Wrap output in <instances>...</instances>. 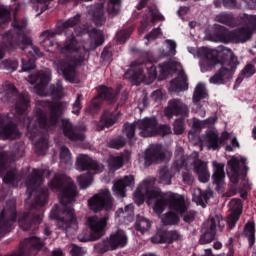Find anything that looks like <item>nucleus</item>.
I'll use <instances>...</instances> for the list:
<instances>
[{"instance_id": "nucleus-1", "label": "nucleus", "mask_w": 256, "mask_h": 256, "mask_svg": "<svg viewBox=\"0 0 256 256\" xmlns=\"http://www.w3.org/2000/svg\"><path fill=\"white\" fill-rule=\"evenodd\" d=\"M29 107V96L20 95L18 101L15 105V113L20 117V121H24L26 125L27 133L30 139H32L36 148L40 151H45L47 149V145L49 142L47 138H41L37 141V133H39V127H43L47 129V127L51 125H56L59 121V117L65 109H67V104L63 102H38V106L36 109L35 119L26 118L27 117V109Z\"/></svg>"}, {"instance_id": "nucleus-2", "label": "nucleus", "mask_w": 256, "mask_h": 256, "mask_svg": "<svg viewBox=\"0 0 256 256\" xmlns=\"http://www.w3.org/2000/svg\"><path fill=\"white\" fill-rule=\"evenodd\" d=\"M145 197L148 199V205H153V210L157 215H161L167 207H170L172 211H177L179 215H182L185 223H191L195 219V211L187 210L183 196L171 192L163 194L153 185V181L145 180L134 193V201L138 205H142Z\"/></svg>"}, {"instance_id": "nucleus-3", "label": "nucleus", "mask_w": 256, "mask_h": 256, "mask_svg": "<svg viewBox=\"0 0 256 256\" xmlns=\"http://www.w3.org/2000/svg\"><path fill=\"white\" fill-rule=\"evenodd\" d=\"M81 21L79 15L70 18L65 22H60L58 27L60 29H66V41L63 47H60V53L62 55H66L70 62H65L63 60H58L56 62V67L58 69V73H62L66 79L70 83H77V74L75 73V65H79V63H83L85 58L87 57V49L81 48V44L73 35V30L71 27H75Z\"/></svg>"}, {"instance_id": "nucleus-4", "label": "nucleus", "mask_w": 256, "mask_h": 256, "mask_svg": "<svg viewBox=\"0 0 256 256\" xmlns=\"http://www.w3.org/2000/svg\"><path fill=\"white\" fill-rule=\"evenodd\" d=\"M48 185L60 191V207L51 211L50 219H58L59 225L67 233L77 231V219L73 214V208L69 205L77 197V187L73 180L65 175H55Z\"/></svg>"}, {"instance_id": "nucleus-5", "label": "nucleus", "mask_w": 256, "mask_h": 256, "mask_svg": "<svg viewBox=\"0 0 256 256\" xmlns=\"http://www.w3.org/2000/svg\"><path fill=\"white\" fill-rule=\"evenodd\" d=\"M125 77L126 79L131 77L135 85H139L143 81L145 83H153V80L157 79V69L151 61L139 59L132 63L131 69L125 74Z\"/></svg>"}, {"instance_id": "nucleus-6", "label": "nucleus", "mask_w": 256, "mask_h": 256, "mask_svg": "<svg viewBox=\"0 0 256 256\" xmlns=\"http://www.w3.org/2000/svg\"><path fill=\"white\" fill-rule=\"evenodd\" d=\"M253 35V30L249 27H242L238 30L232 32H227L225 27L219 28L217 34L211 35L207 34V41H213L214 43H247Z\"/></svg>"}, {"instance_id": "nucleus-7", "label": "nucleus", "mask_w": 256, "mask_h": 256, "mask_svg": "<svg viewBox=\"0 0 256 256\" xmlns=\"http://www.w3.org/2000/svg\"><path fill=\"white\" fill-rule=\"evenodd\" d=\"M51 81V70L44 69L38 72L36 75H30L28 77V83L31 85H35L34 91L41 97H45L47 95H56V97H61L63 93V86L61 81L57 82V86H51L52 91L47 92V84Z\"/></svg>"}, {"instance_id": "nucleus-8", "label": "nucleus", "mask_w": 256, "mask_h": 256, "mask_svg": "<svg viewBox=\"0 0 256 256\" xmlns=\"http://www.w3.org/2000/svg\"><path fill=\"white\" fill-rule=\"evenodd\" d=\"M222 54L227 57L229 60L225 63L218 72L210 77L209 83L211 85H225L227 81L233 79V73H235V69L239 65V61L237 57L233 55V52L229 48H222Z\"/></svg>"}, {"instance_id": "nucleus-9", "label": "nucleus", "mask_w": 256, "mask_h": 256, "mask_svg": "<svg viewBox=\"0 0 256 256\" xmlns=\"http://www.w3.org/2000/svg\"><path fill=\"white\" fill-rule=\"evenodd\" d=\"M189 165H194V171L198 175L199 181L201 183H207L209 181L211 174L207 169V163L201 161L197 158V153L192 154L191 156L177 158L175 169H172V173L180 171L181 167H189Z\"/></svg>"}, {"instance_id": "nucleus-10", "label": "nucleus", "mask_w": 256, "mask_h": 256, "mask_svg": "<svg viewBox=\"0 0 256 256\" xmlns=\"http://www.w3.org/2000/svg\"><path fill=\"white\" fill-rule=\"evenodd\" d=\"M43 173L39 170L33 169L32 174L28 177L26 181L27 192L29 195L36 191V203L38 205H45L47 201V189L43 188Z\"/></svg>"}, {"instance_id": "nucleus-11", "label": "nucleus", "mask_w": 256, "mask_h": 256, "mask_svg": "<svg viewBox=\"0 0 256 256\" xmlns=\"http://www.w3.org/2000/svg\"><path fill=\"white\" fill-rule=\"evenodd\" d=\"M108 219L109 218L107 217L99 218L97 216L88 218L87 223L92 231V234L91 236L87 234H80L78 236L79 241H82V243H87V241H97V239H101V237H103L105 227H107Z\"/></svg>"}, {"instance_id": "nucleus-12", "label": "nucleus", "mask_w": 256, "mask_h": 256, "mask_svg": "<svg viewBox=\"0 0 256 256\" xmlns=\"http://www.w3.org/2000/svg\"><path fill=\"white\" fill-rule=\"evenodd\" d=\"M245 163H247V158L243 156H230L227 160V175L234 185L239 183V179L243 175L242 169H244V173H247Z\"/></svg>"}, {"instance_id": "nucleus-13", "label": "nucleus", "mask_w": 256, "mask_h": 256, "mask_svg": "<svg viewBox=\"0 0 256 256\" xmlns=\"http://www.w3.org/2000/svg\"><path fill=\"white\" fill-rule=\"evenodd\" d=\"M189 53L200 57V70L202 73L213 71L217 65V60L213 57V52L208 48L202 47L195 50V48H188Z\"/></svg>"}, {"instance_id": "nucleus-14", "label": "nucleus", "mask_w": 256, "mask_h": 256, "mask_svg": "<svg viewBox=\"0 0 256 256\" xmlns=\"http://www.w3.org/2000/svg\"><path fill=\"white\" fill-rule=\"evenodd\" d=\"M89 208L97 213V211H101L103 207L107 211L113 208V201L111 200V194L109 190H103L102 192L95 194L92 198L88 200Z\"/></svg>"}, {"instance_id": "nucleus-15", "label": "nucleus", "mask_w": 256, "mask_h": 256, "mask_svg": "<svg viewBox=\"0 0 256 256\" xmlns=\"http://www.w3.org/2000/svg\"><path fill=\"white\" fill-rule=\"evenodd\" d=\"M146 165L151 163H161V161H169L171 159V153L169 151L161 150L159 145H151L144 155Z\"/></svg>"}, {"instance_id": "nucleus-16", "label": "nucleus", "mask_w": 256, "mask_h": 256, "mask_svg": "<svg viewBox=\"0 0 256 256\" xmlns=\"http://www.w3.org/2000/svg\"><path fill=\"white\" fill-rule=\"evenodd\" d=\"M76 169L77 171H93L94 173H101L105 169V166L93 161V159L87 155L80 154L76 160Z\"/></svg>"}, {"instance_id": "nucleus-17", "label": "nucleus", "mask_w": 256, "mask_h": 256, "mask_svg": "<svg viewBox=\"0 0 256 256\" xmlns=\"http://www.w3.org/2000/svg\"><path fill=\"white\" fill-rule=\"evenodd\" d=\"M164 113L166 117H168V119H171L173 115L187 116L189 115V107L187 106V104L183 103L181 99L175 98V99L169 100L168 106L165 108Z\"/></svg>"}, {"instance_id": "nucleus-18", "label": "nucleus", "mask_w": 256, "mask_h": 256, "mask_svg": "<svg viewBox=\"0 0 256 256\" xmlns=\"http://www.w3.org/2000/svg\"><path fill=\"white\" fill-rule=\"evenodd\" d=\"M136 126L140 130L141 137H153V135H157V119L155 118L138 120Z\"/></svg>"}, {"instance_id": "nucleus-19", "label": "nucleus", "mask_w": 256, "mask_h": 256, "mask_svg": "<svg viewBox=\"0 0 256 256\" xmlns=\"http://www.w3.org/2000/svg\"><path fill=\"white\" fill-rule=\"evenodd\" d=\"M207 226L209 227L208 231L200 237V243L202 245H207V243H211V241L215 239V231H217V229L221 230L223 228V223L219 216H215L207 222Z\"/></svg>"}, {"instance_id": "nucleus-20", "label": "nucleus", "mask_w": 256, "mask_h": 256, "mask_svg": "<svg viewBox=\"0 0 256 256\" xmlns=\"http://www.w3.org/2000/svg\"><path fill=\"white\" fill-rule=\"evenodd\" d=\"M19 130L11 122L9 118L0 116V139H17Z\"/></svg>"}, {"instance_id": "nucleus-21", "label": "nucleus", "mask_w": 256, "mask_h": 256, "mask_svg": "<svg viewBox=\"0 0 256 256\" xmlns=\"http://www.w3.org/2000/svg\"><path fill=\"white\" fill-rule=\"evenodd\" d=\"M135 185V178L132 175L125 176L114 181L112 191L116 197L123 199L125 197V191L127 187H133Z\"/></svg>"}, {"instance_id": "nucleus-22", "label": "nucleus", "mask_w": 256, "mask_h": 256, "mask_svg": "<svg viewBox=\"0 0 256 256\" xmlns=\"http://www.w3.org/2000/svg\"><path fill=\"white\" fill-rule=\"evenodd\" d=\"M228 207L232 212L227 221L230 229H233L235 227V223L239 221V217L241 216V212L243 210V204H241V200L239 199H232Z\"/></svg>"}, {"instance_id": "nucleus-23", "label": "nucleus", "mask_w": 256, "mask_h": 256, "mask_svg": "<svg viewBox=\"0 0 256 256\" xmlns=\"http://www.w3.org/2000/svg\"><path fill=\"white\" fill-rule=\"evenodd\" d=\"M203 147H207V149L215 151L221 148L223 145V139L219 138V134L217 131L212 130L207 132L206 136L202 140Z\"/></svg>"}, {"instance_id": "nucleus-24", "label": "nucleus", "mask_w": 256, "mask_h": 256, "mask_svg": "<svg viewBox=\"0 0 256 256\" xmlns=\"http://www.w3.org/2000/svg\"><path fill=\"white\" fill-rule=\"evenodd\" d=\"M213 176L212 179L214 184L221 189V187L225 186V164L218 163L217 161L213 162Z\"/></svg>"}, {"instance_id": "nucleus-25", "label": "nucleus", "mask_w": 256, "mask_h": 256, "mask_svg": "<svg viewBox=\"0 0 256 256\" xmlns=\"http://www.w3.org/2000/svg\"><path fill=\"white\" fill-rule=\"evenodd\" d=\"M108 241L110 242L112 250H115L118 249V247H125L129 238L123 230H118L108 238Z\"/></svg>"}, {"instance_id": "nucleus-26", "label": "nucleus", "mask_w": 256, "mask_h": 256, "mask_svg": "<svg viewBox=\"0 0 256 256\" xmlns=\"http://www.w3.org/2000/svg\"><path fill=\"white\" fill-rule=\"evenodd\" d=\"M62 129L63 133L66 137L71 139L72 141H83L85 139V135L82 133H77V129H73V126L71 125V122L69 120H62Z\"/></svg>"}, {"instance_id": "nucleus-27", "label": "nucleus", "mask_w": 256, "mask_h": 256, "mask_svg": "<svg viewBox=\"0 0 256 256\" xmlns=\"http://www.w3.org/2000/svg\"><path fill=\"white\" fill-rule=\"evenodd\" d=\"M169 91L174 93L187 91V76L184 72H180L179 76L170 82Z\"/></svg>"}, {"instance_id": "nucleus-28", "label": "nucleus", "mask_w": 256, "mask_h": 256, "mask_svg": "<svg viewBox=\"0 0 256 256\" xmlns=\"http://www.w3.org/2000/svg\"><path fill=\"white\" fill-rule=\"evenodd\" d=\"M41 216H38L36 220H33V223H31V218H29L28 213H24L18 220L19 226L23 231H30V229H35V226L37 223H41Z\"/></svg>"}, {"instance_id": "nucleus-29", "label": "nucleus", "mask_w": 256, "mask_h": 256, "mask_svg": "<svg viewBox=\"0 0 256 256\" xmlns=\"http://www.w3.org/2000/svg\"><path fill=\"white\" fill-rule=\"evenodd\" d=\"M0 175L4 183H12L15 179V172L7 170V164H5L3 154H0Z\"/></svg>"}, {"instance_id": "nucleus-30", "label": "nucleus", "mask_w": 256, "mask_h": 256, "mask_svg": "<svg viewBox=\"0 0 256 256\" xmlns=\"http://www.w3.org/2000/svg\"><path fill=\"white\" fill-rule=\"evenodd\" d=\"M115 123H117V117L110 112H106L100 119L96 129L97 131H103L105 127H112Z\"/></svg>"}, {"instance_id": "nucleus-31", "label": "nucleus", "mask_w": 256, "mask_h": 256, "mask_svg": "<svg viewBox=\"0 0 256 256\" xmlns=\"http://www.w3.org/2000/svg\"><path fill=\"white\" fill-rule=\"evenodd\" d=\"M90 15L94 17L96 25H103L105 23V17L103 16V5L98 4L94 6L90 11Z\"/></svg>"}, {"instance_id": "nucleus-32", "label": "nucleus", "mask_w": 256, "mask_h": 256, "mask_svg": "<svg viewBox=\"0 0 256 256\" xmlns=\"http://www.w3.org/2000/svg\"><path fill=\"white\" fill-rule=\"evenodd\" d=\"M53 37H55V34L52 31L47 30L42 32L40 35V45H43V47H45L46 49H48L49 47H53V45L59 47V44L51 41Z\"/></svg>"}, {"instance_id": "nucleus-33", "label": "nucleus", "mask_w": 256, "mask_h": 256, "mask_svg": "<svg viewBox=\"0 0 256 256\" xmlns=\"http://www.w3.org/2000/svg\"><path fill=\"white\" fill-rule=\"evenodd\" d=\"M169 209L170 211L162 217V222L164 225H177L179 223V213L170 207Z\"/></svg>"}, {"instance_id": "nucleus-34", "label": "nucleus", "mask_w": 256, "mask_h": 256, "mask_svg": "<svg viewBox=\"0 0 256 256\" xmlns=\"http://www.w3.org/2000/svg\"><path fill=\"white\" fill-rule=\"evenodd\" d=\"M207 199H209V196L207 193L202 192L201 189L196 188L193 191V201L197 204L200 205L201 207H205L207 203Z\"/></svg>"}, {"instance_id": "nucleus-35", "label": "nucleus", "mask_w": 256, "mask_h": 256, "mask_svg": "<svg viewBox=\"0 0 256 256\" xmlns=\"http://www.w3.org/2000/svg\"><path fill=\"white\" fill-rule=\"evenodd\" d=\"M90 39L92 42L90 49H95L96 47H99V45H103V32L96 29L91 30Z\"/></svg>"}, {"instance_id": "nucleus-36", "label": "nucleus", "mask_w": 256, "mask_h": 256, "mask_svg": "<svg viewBox=\"0 0 256 256\" xmlns=\"http://www.w3.org/2000/svg\"><path fill=\"white\" fill-rule=\"evenodd\" d=\"M5 215H11V221H15V201H12L10 206L5 207L0 213V229L3 227V225H5V222H3V217H5Z\"/></svg>"}, {"instance_id": "nucleus-37", "label": "nucleus", "mask_w": 256, "mask_h": 256, "mask_svg": "<svg viewBox=\"0 0 256 256\" xmlns=\"http://www.w3.org/2000/svg\"><path fill=\"white\" fill-rule=\"evenodd\" d=\"M205 97H207V88L204 84H197L193 94V103L196 105V103H199V101H201V99H205Z\"/></svg>"}, {"instance_id": "nucleus-38", "label": "nucleus", "mask_w": 256, "mask_h": 256, "mask_svg": "<svg viewBox=\"0 0 256 256\" xmlns=\"http://www.w3.org/2000/svg\"><path fill=\"white\" fill-rule=\"evenodd\" d=\"M119 217H124V219H127L128 221H133V205L129 204L123 208H119L116 211V219Z\"/></svg>"}, {"instance_id": "nucleus-39", "label": "nucleus", "mask_w": 256, "mask_h": 256, "mask_svg": "<svg viewBox=\"0 0 256 256\" xmlns=\"http://www.w3.org/2000/svg\"><path fill=\"white\" fill-rule=\"evenodd\" d=\"M160 71L162 75H168V73H171V71H181V64L175 61L165 63L160 66Z\"/></svg>"}, {"instance_id": "nucleus-40", "label": "nucleus", "mask_w": 256, "mask_h": 256, "mask_svg": "<svg viewBox=\"0 0 256 256\" xmlns=\"http://www.w3.org/2000/svg\"><path fill=\"white\" fill-rule=\"evenodd\" d=\"M151 229V222L144 217L139 216L136 221V230L140 233H147Z\"/></svg>"}, {"instance_id": "nucleus-41", "label": "nucleus", "mask_w": 256, "mask_h": 256, "mask_svg": "<svg viewBox=\"0 0 256 256\" xmlns=\"http://www.w3.org/2000/svg\"><path fill=\"white\" fill-rule=\"evenodd\" d=\"M164 47L166 50H163L162 57L175 55V53H177V43H175V41L173 40H166L164 43Z\"/></svg>"}, {"instance_id": "nucleus-42", "label": "nucleus", "mask_w": 256, "mask_h": 256, "mask_svg": "<svg viewBox=\"0 0 256 256\" xmlns=\"http://www.w3.org/2000/svg\"><path fill=\"white\" fill-rule=\"evenodd\" d=\"M108 167L113 171H117V169H121V167H123V157L110 156L108 159Z\"/></svg>"}, {"instance_id": "nucleus-43", "label": "nucleus", "mask_w": 256, "mask_h": 256, "mask_svg": "<svg viewBox=\"0 0 256 256\" xmlns=\"http://www.w3.org/2000/svg\"><path fill=\"white\" fill-rule=\"evenodd\" d=\"M256 69L253 64H247L242 70L241 76L238 78V81L242 82L243 79H249L255 75Z\"/></svg>"}, {"instance_id": "nucleus-44", "label": "nucleus", "mask_w": 256, "mask_h": 256, "mask_svg": "<svg viewBox=\"0 0 256 256\" xmlns=\"http://www.w3.org/2000/svg\"><path fill=\"white\" fill-rule=\"evenodd\" d=\"M244 234L248 237L250 244L253 245L255 243V223L246 224Z\"/></svg>"}, {"instance_id": "nucleus-45", "label": "nucleus", "mask_w": 256, "mask_h": 256, "mask_svg": "<svg viewBox=\"0 0 256 256\" xmlns=\"http://www.w3.org/2000/svg\"><path fill=\"white\" fill-rule=\"evenodd\" d=\"M216 121H217V117L215 116H212L204 121H199L197 119H194L192 126L194 129H201L203 127H207V125H214Z\"/></svg>"}, {"instance_id": "nucleus-46", "label": "nucleus", "mask_w": 256, "mask_h": 256, "mask_svg": "<svg viewBox=\"0 0 256 256\" xmlns=\"http://www.w3.org/2000/svg\"><path fill=\"white\" fill-rule=\"evenodd\" d=\"M171 172L168 168H163L160 170L159 174V183H162V185H171Z\"/></svg>"}, {"instance_id": "nucleus-47", "label": "nucleus", "mask_w": 256, "mask_h": 256, "mask_svg": "<svg viewBox=\"0 0 256 256\" xmlns=\"http://www.w3.org/2000/svg\"><path fill=\"white\" fill-rule=\"evenodd\" d=\"M78 183L81 189H87L93 183V176L90 173H86L78 177Z\"/></svg>"}, {"instance_id": "nucleus-48", "label": "nucleus", "mask_w": 256, "mask_h": 256, "mask_svg": "<svg viewBox=\"0 0 256 256\" xmlns=\"http://www.w3.org/2000/svg\"><path fill=\"white\" fill-rule=\"evenodd\" d=\"M60 162L64 163V165H71V152L65 146L60 149Z\"/></svg>"}, {"instance_id": "nucleus-49", "label": "nucleus", "mask_w": 256, "mask_h": 256, "mask_svg": "<svg viewBox=\"0 0 256 256\" xmlns=\"http://www.w3.org/2000/svg\"><path fill=\"white\" fill-rule=\"evenodd\" d=\"M15 93H17L15 86L13 84H9L5 91L0 93V96L2 101H9V99H11Z\"/></svg>"}, {"instance_id": "nucleus-50", "label": "nucleus", "mask_w": 256, "mask_h": 256, "mask_svg": "<svg viewBox=\"0 0 256 256\" xmlns=\"http://www.w3.org/2000/svg\"><path fill=\"white\" fill-rule=\"evenodd\" d=\"M121 0H110L108 4V12L110 17H115V15L119 14Z\"/></svg>"}, {"instance_id": "nucleus-51", "label": "nucleus", "mask_w": 256, "mask_h": 256, "mask_svg": "<svg viewBox=\"0 0 256 256\" xmlns=\"http://www.w3.org/2000/svg\"><path fill=\"white\" fill-rule=\"evenodd\" d=\"M1 69H7L8 71H16L19 67V62L17 60H4L0 64Z\"/></svg>"}, {"instance_id": "nucleus-52", "label": "nucleus", "mask_w": 256, "mask_h": 256, "mask_svg": "<svg viewBox=\"0 0 256 256\" xmlns=\"http://www.w3.org/2000/svg\"><path fill=\"white\" fill-rule=\"evenodd\" d=\"M95 249L98 253H107V251H113V248L111 247V242H109V239L103 241L102 243L96 244Z\"/></svg>"}, {"instance_id": "nucleus-53", "label": "nucleus", "mask_w": 256, "mask_h": 256, "mask_svg": "<svg viewBox=\"0 0 256 256\" xmlns=\"http://www.w3.org/2000/svg\"><path fill=\"white\" fill-rule=\"evenodd\" d=\"M98 93L100 99H111L113 95H115L111 88H107L105 86H100Z\"/></svg>"}, {"instance_id": "nucleus-54", "label": "nucleus", "mask_w": 256, "mask_h": 256, "mask_svg": "<svg viewBox=\"0 0 256 256\" xmlns=\"http://www.w3.org/2000/svg\"><path fill=\"white\" fill-rule=\"evenodd\" d=\"M135 127H137V123L129 124L126 123L123 128V133L128 137V139H133L135 137Z\"/></svg>"}, {"instance_id": "nucleus-55", "label": "nucleus", "mask_w": 256, "mask_h": 256, "mask_svg": "<svg viewBox=\"0 0 256 256\" xmlns=\"http://www.w3.org/2000/svg\"><path fill=\"white\" fill-rule=\"evenodd\" d=\"M181 235L177 231L164 232V239L166 243H173V241H179Z\"/></svg>"}, {"instance_id": "nucleus-56", "label": "nucleus", "mask_w": 256, "mask_h": 256, "mask_svg": "<svg viewBox=\"0 0 256 256\" xmlns=\"http://www.w3.org/2000/svg\"><path fill=\"white\" fill-rule=\"evenodd\" d=\"M109 147H111L112 149H121L122 147H125V139L120 137L114 140H111L108 143Z\"/></svg>"}, {"instance_id": "nucleus-57", "label": "nucleus", "mask_w": 256, "mask_h": 256, "mask_svg": "<svg viewBox=\"0 0 256 256\" xmlns=\"http://www.w3.org/2000/svg\"><path fill=\"white\" fill-rule=\"evenodd\" d=\"M131 35V32L130 31H127V30H122V31H119L117 34H116V41L118 43H125L128 39H129V36Z\"/></svg>"}, {"instance_id": "nucleus-58", "label": "nucleus", "mask_w": 256, "mask_h": 256, "mask_svg": "<svg viewBox=\"0 0 256 256\" xmlns=\"http://www.w3.org/2000/svg\"><path fill=\"white\" fill-rule=\"evenodd\" d=\"M185 131V123L183 122V119L176 120L174 122V133L176 135H181Z\"/></svg>"}, {"instance_id": "nucleus-59", "label": "nucleus", "mask_w": 256, "mask_h": 256, "mask_svg": "<svg viewBox=\"0 0 256 256\" xmlns=\"http://www.w3.org/2000/svg\"><path fill=\"white\" fill-rule=\"evenodd\" d=\"M231 19H233V17L229 14H219L216 16V21L224 25H231Z\"/></svg>"}, {"instance_id": "nucleus-60", "label": "nucleus", "mask_w": 256, "mask_h": 256, "mask_svg": "<svg viewBox=\"0 0 256 256\" xmlns=\"http://www.w3.org/2000/svg\"><path fill=\"white\" fill-rule=\"evenodd\" d=\"M86 252L85 248H81L75 244L71 245L70 253L72 256H83Z\"/></svg>"}, {"instance_id": "nucleus-61", "label": "nucleus", "mask_w": 256, "mask_h": 256, "mask_svg": "<svg viewBox=\"0 0 256 256\" xmlns=\"http://www.w3.org/2000/svg\"><path fill=\"white\" fill-rule=\"evenodd\" d=\"M150 15L152 17V23H155V21H165V17L157 9H150Z\"/></svg>"}, {"instance_id": "nucleus-62", "label": "nucleus", "mask_w": 256, "mask_h": 256, "mask_svg": "<svg viewBox=\"0 0 256 256\" xmlns=\"http://www.w3.org/2000/svg\"><path fill=\"white\" fill-rule=\"evenodd\" d=\"M81 111V95H78L77 99L75 100L72 106V113L73 115H79Z\"/></svg>"}, {"instance_id": "nucleus-63", "label": "nucleus", "mask_w": 256, "mask_h": 256, "mask_svg": "<svg viewBox=\"0 0 256 256\" xmlns=\"http://www.w3.org/2000/svg\"><path fill=\"white\" fill-rule=\"evenodd\" d=\"M169 133H171V127L167 125L157 126L156 135H169Z\"/></svg>"}, {"instance_id": "nucleus-64", "label": "nucleus", "mask_w": 256, "mask_h": 256, "mask_svg": "<svg viewBox=\"0 0 256 256\" xmlns=\"http://www.w3.org/2000/svg\"><path fill=\"white\" fill-rule=\"evenodd\" d=\"M161 35V29L157 28L154 29L150 34L146 35L145 39L149 42V41H155V39H157V37H159Z\"/></svg>"}]
</instances>
